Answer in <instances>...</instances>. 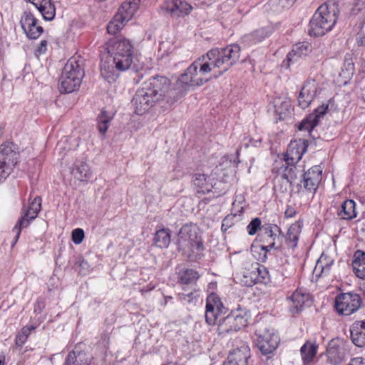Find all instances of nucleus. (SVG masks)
<instances>
[{
  "instance_id": "nucleus-38",
  "label": "nucleus",
  "mask_w": 365,
  "mask_h": 365,
  "mask_svg": "<svg viewBox=\"0 0 365 365\" xmlns=\"http://www.w3.org/2000/svg\"><path fill=\"white\" fill-rule=\"evenodd\" d=\"M110 120L111 117L106 111H101V114L98 117V129L100 133L104 135L106 133L109 127Z\"/></svg>"
},
{
  "instance_id": "nucleus-32",
  "label": "nucleus",
  "mask_w": 365,
  "mask_h": 365,
  "mask_svg": "<svg viewBox=\"0 0 365 365\" xmlns=\"http://www.w3.org/2000/svg\"><path fill=\"white\" fill-rule=\"evenodd\" d=\"M301 232V227L299 224H292L287 233L286 242L291 248H295L297 245L299 235Z\"/></svg>"
},
{
  "instance_id": "nucleus-52",
  "label": "nucleus",
  "mask_w": 365,
  "mask_h": 365,
  "mask_svg": "<svg viewBox=\"0 0 365 365\" xmlns=\"http://www.w3.org/2000/svg\"><path fill=\"white\" fill-rule=\"evenodd\" d=\"M348 365H365V360L361 357L352 359Z\"/></svg>"
},
{
  "instance_id": "nucleus-9",
  "label": "nucleus",
  "mask_w": 365,
  "mask_h": 365,
  "mask_svg": "<svg viewBox=\"0 0 365 365\" xmlns=\"http://www.w3.org/2000/svg\"><path fill=\"white\" fill-rule=\"evenodd\" d=\"M17 156L18 154L14 151L13 145H0V182L10 175L17 162Z\"/></svg>"
},
{
  "instance_id": "nucleus-24",
  "label": "nucleus",
  "mask_w": 365,
  "mask_h": 365,
  "mask_svg": "<svg viewBox=\"0 0 365 365\" xmlns=\"http://www.w3.org/2000/svg\"><path fill=\"white\" fill-rule=\"evenodd\" d=\"M192 7L186 1L181 0H169L166 2L165 9L175 16L187 15Z\"/></svg>"
},
{
  "instance_id": "nucleus-36",
  "label": "nucleus",
  "mask_w": 365,
  "mask_h": 365,
  "mask_svg": "<svg viewBox=\"0 0 365 365\" xmlns=\"http://www.w3.org/2000/svg\"><path fill=\"white\" fill-rule=\"evenodd\" d=\"M125 24V21L121 19L120 16L115 14L107 26L108 33L115 34L124 27Z\"/></svg>"
},
{
  "instance_id": "nucleus-10",
  "label": "nucleus",
  "mask_w": 365,
  "mask_h": 365,
  "mask_svg": "<svg viewBox=\"0 0 365 365\" xmlns=\"http://www.w3.org/2000/svg\"><path fill=\"white\" fill-rule=\"evenodd\" d=\"M360 306L361 298L356 294L342 293L335 299V308L340 314L349 316L357 311Z\"/></svg>"
},
{
  "instance_id": "nucleus-2",
  "label": "nucleus",
  "mask_w": 365,
  "mask_h": 365,
  "mask_svg": "<svg viewBox=\"0 0 365 365\" xmlns=\"http://www.w3.org/2000/svg\"><path fill=\"white\" fill-rule=\"evenodd\" d=\"M175 99L170 89V80L164 76H155L143 83L132 99V105L137 115H143L160 101L169 103Z\"/></svg>"
},
{
  "instance_id": "nucleus-8",
  "label": "nucleus",
  "mask_w": 365,
  "mask_h": 365,
  "mask_svg": "<svg viewBox=\"0 0 365 365\" xmlns=\"http://www.w3.org/2000/svg\"><path fill=\"white\" fill-rule=\"evenodd\" d=\"M255 334L256 345L262 354H271L277 348L279 338L273 330L259 328L256 330Z\"/></svg>"
},
{
  "instance_id": "nucleus-37",
  "label": "nucleus",
  "mask_w": 365,
  "mask_h": 365,
  "mask_svg": "<svg viewBox=\"0 0 365 365\" xmlns=\"http://www.w3.org/2000/svg\"><path fill=\"white\" fill-rule=\"evenodd\" d=\"M293 3L291 0H270L267 7L274 12H279L284 9L289 8Z\"/></svg>"
},
{
  "instance_id": "nucleus-14",
  "label": "nucleus",
  "mask_w": 365,
  "mask_h": 365,
  "mask_svg": "<svg viewBox=\"0 0 365 365\" xmlns=\"http://www.w3.org/2000/svg\"><path fill=\"white\" fill-rule=\"evenodd\" d=\"M105 48L109 55L134 53L132 42L122 36H115L110 38L106 43Z\"/></svg>"
},
{
  "instance_id": "nucleus-13",
  "label": "nucleus",
  "mask_w": 365,
  "mask_h": 365,
  "mask_svg": "<svg viewBox=\"0 0 365 365\" xmlns=\"http://www.w3.org/2000/svg\"><path fill=\"white\" fill-rule=\"evenodd\" d=\"M322 170L319 165L314 166L308 170L303 175V180L301 182L303 183V186L297 183L296 192H299L304 188L310 192H314L322 180Z\"/></svg>"
},
{
  "instance_id": "nucleus-40",
  "label": "nucleus",
  "mask_w": 365,
  "mask_h": 365,
  "mask_svg": "<svg viewBox=\"0 0 365 365\" xmlns=\"http://www.w3.org/2000/svg\"><path fill=\"white\" fill-rule=\"evenodd\" d=\"M206 307L213 309L215 310L222 312L223 306L219 297L212 293L207 297L206 300Z\"/></svg>"
},
{
  "instance_id": "nucleus-42",
  "label": "nucleus",
  "mask_w": 365,
  "mask_h": 365,
  "mask_svg": "<svg viewBox=\"0 0 365 365\" xmlns=\"http://www.w3.org/2000/svg\"><path fill=\"white\" fill-rule=\"evenodd\" d=\"M221 312H222L220 311L206 307L205 320L207 323L209 324L210 325L215 324L217 322L219 314Z\"/></svg>"
},
{
  "instance_id": "nucleus-58",
  "label": "nucleus",
  "mask_w": 365,
  "mask_h": 365,
  "mask_svg": "<svg viewBox=\"0 0 365 365\" xmlns=\"http://www.w3.org/2000/svg\"><path fill=\"white\" fill-rule=\"evenodd\" d=\"M291 1L294 4L296 0H291Z\"/></svg>"
},
{
  "instance_id": "nucleus-28",
  "label": "nucleus",
  "mask_w": 365,
  "mask_h": 365,
  "mask_svg": "<svg viewBox=\"0 0 365 365\" xmlns=\"http://www.w3.org/2000/svg\"><path fill=\"white\" fill-rule=\"evenodd\" d=\"M73 176L80 181H88L92 177V171L84 162L77 163L72 170Z\"/></svg>"
},
{
  "instance_id": "nucleus-46",
  "label": "nucleus",
  "mask_w": 365,
  "mask_h": 365,
  "mask_svg": "<svg viewBox=\"0 0 365 365\" xmlns=\"http://www.w3.org/2000/svg\"><path fill=\"white\" fill-rule=\"evenodd\" d=\"M84 238V232L81 228H77L73 230L72 232V240L76 244H81Z\"/></svg>"
},
{
  "instance_id": "nucleus-12",
  "label": "nucleus",
  "mask_w": 365,
  "mask_h": 365,
  "mask_svg": "<svg viewBox=\"0 0 365 365\" xmlns=\"http://www.w3.org/2000/svg\"><path fill=\"white\" fill-rule=\"evenodd\" d=\"M348 354L346 343L342 339L337 338L329 341L327 348V356L330 364L333 365L341 364Z\"/></svg>"
},
{
  "instance_id": "nucleus-11",
  "label": "nucleus",
  "mask_w": 365,
  "mask_h": 365,
  "mask_svg": "<svg viewBox=\"0 0 365 365\" xmlns=\"http://www.w3.org/2000/svg\"><path fill=\"white\" fill-rule=\"evenodd\" d=\"M281 230L276 225L265 224L261 227V241L264 243L261 246L262 250L265 252L271 249H279L280 245L277 242L282 238L280 236Z\"/></svg>"
},
{
  "instance_id": "nucleus-4",
  "label": "nucleus",
  "mask_w": 365,
  "mask_h": 365,
  "mask_svg": "<svg viewBox=\"0 0 365 365\" xmlns=\"http://www.w3.org/2000/svg\"><path fill=\"white\" fill-rule=\"evenodd\" d=\"M178 245L183 255L188 257L202 252L203 242L198 235L197 227L192 225L182 226L178 233Z\"/></svg>"
},
{
  "instance_id": "nucleus-31",
  "label": "nucleus",
  "mask_w": 365,
  "mask_h": 365,
  "mask_svg": "<svg viewBox=\"0 0 365 365\" xmlns=\"http://www.w3.org/2000/svg\"><path fill=\"white\" fill-rule=\"evenodd\" d=\"M317 351V346L315 343L306 342L301 348L300 352L302 359L304 364L312 361Z\"/></svg>"
},
{
  "instance_id": "nucleus-55",
  "label": "nucleus",
  "mask_w": 365,
  "mask_h": 365,
  "mask_svg": "<svg viewBox=\"0 0 365 365\" xmlns=\"http://www.w3.org/2000/svg\"><path fill=\"white\" fill-rule=\"evenodd\" d=\"M80 266H81L83 268L86 269V268H88V262H87L86 261H85L84 259H83V260H81V261L80 262Z\"/></svg>"
},
{
  "instance_id": "nucleus-48",
  "label": "nucleus",
  "mask_w": 365,
  "mask_h": 365,
  "mask_svg": "<svg viewBox=\"0 0 365 365\" xmlns=\"http://www.w3.org/2000/svg\"><path fill=\"white\" fill-rule=\"evenodd\" d=\"M82 354L78 353L76 356L75 351L68 354L63 365H81L78 364L77 358H81Z\"/></svg>"
},
{
  "instance_id": "nucleus-39",
  "label": "nucleus",
  "mask_w": 365,
  "mask_h": 365,
  "mask_svg": "<svg viewBox=\"0 0 365 365\" xmlns=\"http://www.w3.org/2000/svg\"><path fill=\"white\" fill-rule=\"evenodd\" d=\"M318 125V119L314 115H309L303 120L299 125V130H307L311 133L315 126Z\"/></svg>"
},
{
  "instance_id": "nucleus-35",
  "label": "nucleus",
  "mask_w": 365,
  "mask_h": 365,
  "mask_svg": "<svg viewBox=\"0 0 365 365\" xmlns=\"http://www.w3.org/2000/svg\"><path fill=\"white\" fill-rule=\"evenodd\" d=\"M199 278L198 273L192 269L185 270L180 274V282L182 284L188 285L196 282Z\"/></svg>"
},
{
  "instance_id": "nucleus-15",
  "label": "nucleus",
  "mask_w": 365,
  "mask_h": 365,
  "mask_svg": "<svg viewBox=\"0 0 365 365\" xmlns=\"http://www.w3.org/2000/svg\"><path fill=\"white\" fill-rule=\"evenodd\" d=\"M308 143L307 140L299 139L292 141L287 148L284 160L286 163L294 164L299 162L307 152Z\"/></svg>"
},
{
  "instance_id": "nucleus-3",
  "label": "nucleus",
  "mask_w": 365,
  "mask_h": 365,
  "mask_svg": "<svg viewBox=\"0 0 365 365\" xmlns=\"http://www.w3.org/2000/svg\"><path fill=\"white\" fill-rule=\"evenodd\" d=\"M339 13L338 4L335 1L322 4L310 21V35L321 36L330 31L337 21Z\"/></svg>"
},
{
  "instance_id": "nucleus-19",
  "label": "nucleus",
  "mask_w": 365,
  "mask_h": 365,
  "mask_svg": "<svg viewBox=\"0 0 365 365\" xmlns=\"http://www.w3.org/2000/svg\"><path fill=\"white\" fill-rule=\"evenodd\" d=\"M250 356V348L244 344L232 351L223 365H247Z\"/></svg>"
},
{
  "instance_id": "nucleus-21",
  "label": "nucleus",
  "mask_w": 365,
  "mask_h": 365,
  "mask_svg": "<svg viewBox=\"0 0 365 365\" xmlns=\"http://www.w3.org/2000/svg\"><path fill=\"white\" fill-rule=\"evenodd\" d=\"M192 182L197 192L205 194L212 190L215 178L205 174L195 173L192 177Z\"/></svg>"
},
{
  "instance_id": "nucleus-54",
  "label": "nucleus",
  "mask_w": 365,
  "mask_h": 365,
  "mask_svg": "<svg viewBox=\"0 0 365 365\" xmlns=\"http://www.w3.org/2000/svg\"><path fill=\"white\" fill-rule=\"evenodd\" d=\"M295 214L296 211L291 207H288L284 212V215L287 217H292L295 215Z\"/></svg>"
},
{
  "instance_id": "nucleus-17",
  "label": "nucleus",
  "mask_w": 365,
  "mask_h": 365,
  "mask_svg": "<svg viewBox=\"0 0 365 365\" xmlns=\"http://www.w3.org/2000/svg\"><path fill=\"white\" fill-rule=\"evenodd\" d=\"M36 19L30 13L25 11L21 19L22 29L29 38L36 39L43 32V28L36 25Z\"/></svg>"
},
{
  "instance_id": "nucleus-23",
  "label": "nucleus",
  "mask_w": 365,
  "mask_h": 365,
  "mask_svg": "<svg viewBox=\"0 0 365 365\" xmlns=\"http://www.w3.org/2000/svg\"><path fill=\"white\" fill-rule=\"evenodd\" d=\"M292 304L290 307V311L292 313H298L303 307L309 305L311 299L309 294L304 293L301 290H296L290 297Z\"/></svg>"
},
{
  "instance_id": "nucleus-34",
  "label": "nucleus",
  "mask_w": 365,
  "mask_h": 365,
  "mask_svg": "<svg viewBox=\"0 0 365 365\" xmlns=\"http://www.w3.org/2000/svg\"><path fill=\"white\" fill-rule=\"evenodd\" d=\"M230 314L233 319H235V326H237L238 330L246 327L249 314L245 309H237L232 311Z\"/></svg>"
},
{
  "instance_id": "nucleus-51",
  "label": "nucleus",
  "mask_w": 365,
  "mask_h": 365,
  "mask_svg": "<svg viewBox=\"0 0 365 365\" xmlns=\"http://www.w3.org/2000/svg\"><path fill=\"white\" fill-rule=\"evenodd\" d=\"M328 109V105L322 104V106H319L317 108H316L314 116L317 117V119H318V121L319 120V118L323 116Z\"/></svg>"
},
{
  "instance_id": "nucleus-20",
  "label": "nucleus",
  "mask_w": 365,
  "mask_h": 365,
  "mask_svg": "<svg viewBox=\"0 0 365 365\" xmlns=\"http://www.w3.org/2000/svg\"><path fill=\"white\" fill-rule=\"evenodd\" d=\"M310 47L307 42H302L294 45L292 51L287 54L286 60L282 62V66L289 68L291 63L297 62L299 58L306 56L309 52Z\"/></svg>"
},
{
  "instance_id": "nucleus-53",
  "label": "nucleus",
  "mask_w": 365,
  "mask_h": 365,
  "mask_svg": "<svg viewBox=\"0 0 365 365\" xmlns=\"http://www.w3.org/2000/svg\"><path fill=\"white\" fill-rule=\"evenodd\" d=\"M47 47V41L43 40L41 41L40 46H38L37 49V52L39 54L44 53L46 51Z\"/></svg>"
},
{
  "instance_id": "nucleus-33",
  "label": "nucleus",
  "mask_w": 365,
  "mask_h": 365,
  "mask_svg": "<svg viewBox=\"0 0 365 365\" xmlns=\"http://www.w3.org/2000/svg\"><path fill=\"white\" fill-rule=\"evenodd\" d=\"M153 240L157 247L160 248L167 247L170 243V233L169 230L163 228L157 231Z\"/></svg>"
},
{
  "instance_id": "nucleus-49",
  "label": "nucleus",
  "mask_w": 365,
  "mask_h": 365,
  "mask_svg": "<svg viewBox=\"0 0 365 365\" xmlns=\"http://www.w3.org/2000/svg\"><path fill=\"white\" fill-rule=\"evenodd\" d=\"M82 354L78 353L76 356L75 351L68 354L63 365H81L78 364L77 358H81Z\"/></svg>"
},
{
  "instance_id": "nucleus-22",
  "label": "nucleus",
  "mask_w": 365,
  "mask_h": 365,
  "mask_svg": "<svg viewBox=\"0 0 365 365\" xmlns=\"http://www.w3.org/2000/svg\"><path fill=\"white\" fill-rule=\"evenodd\" d=\"M351 339L357 346H365V321H356L350 327Z\"/></svg>"
},
{
  "instance_id": "nucleus-57",
  "label": "nucleus",
  "mask_w": 365,
  "mask_h": 365,
  "mask_svg": "<svg viewBox=\"0 0 365 365\" xmlns=\"http://www.w3.org/2000/svg\"><path fill=\"white\" fill-rule=\"evenodd\" d=\"M225 220L223 221V223L222 225V230H227V227L225 226Z\"/></svg>"
},
{
  "instance_id": "nucleus-27",
  "label": "nucleus",
  "mask_w": 365,
  "mask_h": 365,
  "mask_svg": "<svg viewBox=\"0 0 365 365\" xmlns=\"http://www.w3.org/2000/svg\"><path fill=\"white\" fill-rule=\"evenodd\" d=\"M277 170V173L280 175L282 178L289 180V181L293 184L295 183V180L297 179V168L294 166V164L286 163L284 162L281 167H274V170Z\"/></svg>"
},
{
  "instance_id": "nucleus-26",
  "label": "nucleus",
  "mask_w": 365,
  "mask_h": 365,
  "mask_svg": "<svg viewBox=\"0 0 365 365\" xmlns=\"http://www.w3.org/2000/svg\"><path fill=\"white\" fill-rule=\"evenodd\" d=\"M238 331V328L235 326V319H233L231 314L220 320L217 329L218 335L225 336L226 334Z\"/></svg>"
},
{
  "instance_id": "nucleus-41",
  "label": "nucleus",
  "mask_w": 365,
  "mask_h": 365,
  "mask_svg": "<svg viewBox=\"0 0 365 365\" xmlns=\"http://www.w3.org/2000/svg\"><path fill=\"white\" fill-rule=\"evenodd\" d=\"M290 186H294V184L289 181V180L282 178L280 175L277 173L274 178V188L282 192L287 191Z\"/></svg>"
},
{
  "instance_id": "nucleus-7",
  "label": "nucleus",
  "mask_w": 365,
  "mask_h": 365,
  "mask_svg": "<svg viewBox=\"0 0 365 365\" xmlns=\"http://www.w3.org/2000/svg\"><path fill=\"white\" fill-rule=\"evenodd\" d=\"M41 198L40 197H36L33 201L30 203L27 208L23 210V215L18 220L15 227L13 229L14 232H16L14 244H16L18 241L21 232L24 228L27 227L30 223L37 217L38 213L41 210Z\"/></svg>"
},
{
  "instance_id": "nucleus-6",
  "label": "nucleus",
  "mask_w": 365,
  "mask_h": 365,
  "mask_svg": "<svg viewBox=\"0 0 365 365\" xmlns=\"http://www.w3.org/2000/svg\"><path fill=\"white\" fill-rule=\"evenodd\" d=\"M84 71L75 58H71L63 69L60 78L61 93H71L81 85Z\"/></svg>"
},
{
  "instance_id": "nucleus-56",
  "label": "nucleus",
  "mask_w": 365,
  "mask_h": 365,
  "mask_svg": "<svg viewBox=\"0 0 365 365\" xmlns=\"http://www.w3.org/2000/svg\"><path fill=\"white\" fill-rule=\"evenodd\" d=\"M5 360V356L4 355H0V365H4Z\"/></svg>"
},
{
  "instance_id": "nucleus-25",
  "label": "nucleus",
  "mask_w": 365,
  "mask_h": 365,
  "mask_svg": "<svg viewBox=\"0 0 365 365\" xmlns=\"http://www.w3.org/2000/svg\"><path fill=\"white\" fill-rule=\"evenodd\" d=\"M352 267L356 275L361 279H365V252L357 250L354 255Z\"/></svg>"
},
{
  "instance_id": "nucleus-1",
  "label": "nucleus",
  "mask_w": 365,
  "mask_h": 365,
  "mask_svg": "<svg viewBox=\"0 0 365 365\" xmlns=\"http://www.w3.org/2000/svg\"><path fill=\"white\" fill-rule=\"evenodd\" d=\"M240 48L232 44L225 48H212L206 55L195 60L182 73L177 81V86L181 91L190 86H200L209 81L205 76L213 72L217 78L227 72L240 58Z\"/></svg>"
},
{
  "instance_id": "nucleus-30",
  "label": "nucleus",
  "mask_w": 365,
  "mask_h": 365,
  "mask_svg": "<svg viewBox=\"0 0 365 365\" xmlns=\"http://www.w3.org/2000/svg\"><path fill=\"white\" fill-rule=\"evenodd\" d=\"M137 9V4L135 3L124 2L121 6L118 9L117 12L118 16H120L121 19L128 22L134 16Z\"/></svg>"
},
{
  "instance_id": "nucleus-29",
  "label": "nucleus",
  "mask_w": 365,
  "mask_h": 365,
  "mask_svg": "<svg viewBox=\"0 0 365 365\" xmlns=\"http://www.w3.org/2000/svg\"><path fill=\"white\" fill-rule=\"evenodd\" d=\"M338 215L343 220H350L356 217V212L355 211V202L352 200H345L338 212Z\"/></svg>"
},
{
  "instance_id": "nucleus-50",
  "label": "nucleus",
  "mask_w": 365,
  "mask_h": 365,
  "mask_svg": "<svg viewBox=\"0 0 365 365\" xmlns=\"http://www.w3.org/2000/svg\"><path fill=\"white\" fill-rule=\"evenodd\" d=\"M356 41H357V43L359 46H365V19H364V23L361 25L360 31L358 34Z\"/></svg>"
},
{
  "instance_id": "nucleus-43",
  "label": "nucleus",
  "mask_w": 365,
  "mask_h": 365,
  "mask_svg": "<svg viewBox=\"0 0 365 365\" xmlns=\"http://www.w3.org/2000/svg\"><path fill=\"white\" fill-rule=\"evenodd\" d=\"M261 220L258 217L253 219L247 226V230L250 235H254L259 229L261 230Z\"/></svg>"
},
{
  "instance_id": "nucleus-45",
  "label": "nucleus",
  "mask_w": 365,
  "mask_h": 365,
  "mask_svg": "<svg viewBox=\"0 0 365 365\" xmlns=\"http://www.w3.org/2000/svg\"><path fill=\"white\" fill-rule=\"evenodd\" d=\"M29 332H30V330L29 328L24 327L21 329V333H19L16 336V344L18 346H22L25 344V342L27 339V337L29 334Z\"/></svg>"
},
{
  "instance_id": "nucleus-18",
  "label": "nucleus",
  "mask_w": 365,
  "mask_h": 365,
  "mask_svg": "<svg viewBox=\"0 0 365 365\" xmlns=\"http://www.w3.org/2000/svg\"><path fill=\"white\" fill-rule=\"evenodd\" d=\"M252 270L250 273L244 274L246 279L245 283L247 286H252L257 282H263L269 279V272L267 268L258 263L252 265Z\"/></svg>"
},
{
  "instance_id": "nucleus-5",
  "label": "nucleus",
  "mask_w": 365,
  "mask_h": 365,
  "mask_svg": "<svg viewBox=\"0 0 365 365\" xmlns=\"http://www.w3.org/2000/svg\"><path fill=\"white\" fill-rule=\"evenodd\" d=\"M110 60L103 61L101 65V74L109 83L118 77V71L129 69L133 63V53L109 55Z\"/></svg>"
},
{
  "instance_id": "nucleus-44",
  "label": "nucleus",
  "mask_w": 365,
  "mask_h": 365,
  "mask_svg": "<svg viewBox=\"0 0 365 365\" xmlns=\"http://www.w3.org/2000/svg\"><path fill=\"white\" fill-rule=\"evenodd\" d=\"M332 264H333V260H331L330 262H327L325 264H324L322 259H320L317 263L315 270H317L318 269H321V272H320L319 275L328 274L330 272Z\"/></svg>"
},
{
  "instance_id": "nucleus-47",
  "label": "nucleus",
  "mask_w": 365,
  "mask_h": 365,
  "mask_svg": "<svg viewBox=\"0 0 365 365\" xmlns=\"http://www.w3.org/2000/svg\"><path fill=\"white\" fill-rule=\"evenodd\" d=\"M172 51V46L169 41H163L159 45V53L161 57L168 56Z\"/></svg>"
},
{
  "instance_id": "nucleus-16",
  "label": "nucleus",
  "mask_w": 365,
  "mask_h": 365,
  "mask_svg": "<svg viewBox=\"0 0 365 365\" xmlns=\"http://www.w3.org/2000/svg\"><path fill=\"white\" fill-rule=\"evenodd\" d=\"M319 86L315 80L311 79L306 81L298 97L299 106L302 109L307 108L317 94Z\"/></svg>"
}]
</instances>
